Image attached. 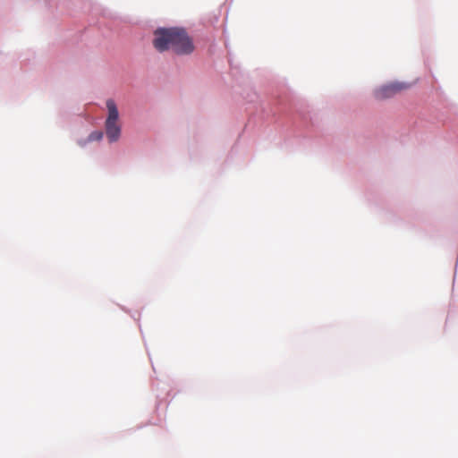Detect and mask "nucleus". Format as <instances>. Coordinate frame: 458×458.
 Listing matches in <instances>:
<instances>
[{
	"label": "nucleus",
	"mask_w": 458,
	"mask_h": 458,
	"mask_svg": "<svg viewBox=\"0 0 458 458\" xmlns=\"http://www.w3.org/2000/svg\"><path fill=\"white\" fill-rule=\"evenodd\" d=\"M106 108L108 110V116L105 123L106 134L109 142H115L121 135V126L118 123V109L113 99L106 100Z\"/></svg>",
	"instance_id": "2"
},
{
	"label": "nucleus",
	"mask_w": 458,
	"mask_h": 458,
	"mask_svg": "<svg viewBox=\"0 0 458 458\" xmlns=\"http://www.w3.org/2000/svg\"><path fill=\"white\" fill-rule=\"evenodd\" d=\"M103 138V132L102 131H93L89 136V140H100Z\"/></svg>",
	"instance_id": "4"
},
{
	"label": "nucleus",
	"mask_w": 458,
	"mask_h": 458,
	"mask_svg": "<svg viewBox=\"0 0 458 458\" xmlns=\"http://www.w3.org/2000/svg\"><path fill=\"white\" fill-rule=\"evenodd\" d=\"M153 46L158 52L172 50L177 55H189L194 45L185 30L181 28H159L154 32Z\"/></svg>",
	"instance_id": "1"
},
{
	"label": "nucleus",
	"mask_w": 458,
	"mask_h": 458,
	"mask_svg": "<svg viewBox=\"0 0 458 458\" xmlns=\"http://www.w3.org/2000/svg\"><path fill=\"white\" fill-rule=\"evenodd\" d=\"M409 88V84L403 82H392L377 88L374 91V97L377 100H384L393 98L396 94Z\"/></svg>",
	"instance_id": "3"
}]
</instances>
